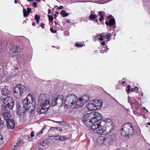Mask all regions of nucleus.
Returning <instances> with one entry per match:
<instances>
[{
  "label": "nucleus",
  "mask_w": 150,
  "mask_h": 150,
  "mask_svg": "<svg viewBox=\"0 0 150 150\" xmlns=\"http://www.w3.org/2000/svg\"><path fill=\"white\" fill-rule=\"evenodd\" d=\"M6 87V86L5 88H2L1 91V94L4 96H6L9 93V91Z\"/></svg>",
  "instance_id": "15"
},
{
  "label": "nucleus",
  "mask_w": 150,
  "mask_h": 150,
  "mask_svg": "<svg viewBox=\"0 0 150 150\" xmlns=\"http://www.w3.org/2000/svg\"><path fill=\"white\" fill-rule=\"evenodd\" d=\"M83 99L80 98L79 100L77 99L76 101H75V103L74 104V107L76 108H79L83 105L84 103L82 101Z\"/></svg>",
  "instance_id": "12"
},
{
  "label": "nucleus",
  "mask_w": 150,
  "mask_h": 150,
  "mask_svg": "<svg viewBox=\"0 0 150 150\" xmlns=\"http://www.w3.org/2000/svg\"><path fill=\"white\" fill-rule=\"evenodd\" d=\"M7 127L8 128L12 129H13L15 126L14 121L13 119H9V120L6 121Z\"/></svg>",
  "instance_id": "9"
},
{
  "label": "nucleus",
  "mask_w": 150,
  "mask_h": 150,
  "mask_svg": "<svg viewBox=\"0 0 150 150\" xmlns=\"http://www.w3.org/2000/svg\"><path fill=\"white\" fill-rule=\"evenodd\" d=\"M31 137H34V133L33 132H32L31 133Z\"/></svg>",
  "instance_id": "50"
},
{
  "label": "nucleus",
  "mask_w": 150,
  "mask_h": 150,
  "mask_svg": "<svg viewBox=\"0 0 150 150\" xmlns=\"http://www.w3.org/2000/svg\"><path fill=\"white\" fill-rule=\"evenodd\" d=\"M48 110L45 108L43 107H41L40 110L39 112L40 114L46 113Z\"/></svg>",
  "instance_id": "18"
},
{
  "label": "nucleus",
  "mask_w": 150,
  "mask_h": 150,
  "mask_svg": "<svg viewBox=\"0 0 150 150\" xmlns=\"http://www.w3.org/2000/svg\"><path fill=\"white\" fill-rule=\"evenodd\" d=\"M10 114L7 112H4L3 115V117L4 119L6 120H9V119H10Z\"/></svg>",
  "instance_id": "17"
},
{
  "label": "nucleus",
  "mask_w": 150,
  "mask_h": 150,
  "mask_svg": "<svg viewBox=\"0 0 150 150\" xmlns=\"http://www.w3.org/2000/svg\"><path fill=\"white\" fill-rule=\"evenodd\" d=\"M115 23V20L114 18L110 19L109 20V22L107 21L105 22L106 25L109 27L113 26Z\"/></svg>",
  "instance_id": "14"
},
{
  "label": "nucleus",
  "mask_w": 150,
  "mask_h": 150,
  "mask_svg": "<svg viewBox=\"0 0 150 150\" xmlns=\"http://www.w3.org/2000/svg\"><path fill=\"white\" fill-rule=\"evenodd\" d=\"M50 137H54V139L55 140H59V138L60 136L59 135H56L55 136H50Z\"/></svg>",
  "instance_id": "28"
},
{
  "label": "nucleus",
  "mask_w": 150,
  "mask_h": 150,
  "mask_svg": "<svg viewBox=\"0 0 150 150\" xmlns=\"http://www.w3.org/2000/svg\"><path fill=\"white\" fill-rule=\"evenodd\" d=\"M89 17L91 20L95 19L97 18V16L96 14H91L89 16Z\"/></svg>",
  "instance_id": "25"
},
{
  "label": "nucleus",
  "mask_w": 150,
  "mask_h": 150,
  "mask_svg": "<svg viewBox=\"0 0 150 150\" xmlns=\"http://www.w3.org/2000/svg\"><path fill=\"white\" fill-rule=\"evenodd\" d=\"M105 42L104 41V42H102V43H101V44L102 45H105Z\"/></svg>",
  "instance_id": "59"
},
{
  "label": "nucleus",
  "mask_w": 150,
  "mask_h": 150,
  "mask_svg": "<svg viewBox=\"0 0 150 150\" xmlns=\"http://www.w3.org/2000/svg\"><path fill=\"white\" fill-rule=\"evenodd\" d=\"M131 90H130V89H127L126 91V92L128 93H129L130 92Z\"/></svg>",
  "instance_id": "56"
},
{
  "label": "nucleus",
  "mask_w": 150,
  "mask_h": 150,
  "mask_svg": "<svg viewBox=\"0 0 150 150\" xmlns=\"http://www.w3.org/2000/svg\"><path fill=\"white\" fill-rule=\"evenodd\" d=\"M106 121L107 123H110L111 124L110 125H112V120L111 119H106Z\"/></svg>",
  "instance_id": "38"
},
{
  "label": "nucleus",
  "mask_w": 150,
  "mask_h": 150,
  "mask_svg": "<svg viewBox=\"0 0 150 150\" xmlns=\"http://www.w3.org/2000/svg\"><path fill=\"white\" fill-rule=\"evenodd\" d=\"M81 121L84 124V115L83 116L82 118L81 119Z\"/></svg>",
  "instance_id": "43"
},
{
  "label": "nucleus",
  "mask_w": 150,
  "mask_h": 150,
  "mask_svg": "<svg viewBox=\"0 0 150 150\" xmlns=\"http://www.w3.org/2000/svg\"><path fill=\"white\" fill-rule=\"evenodd\" d=\"M46 125H45V127L41 130H40L39 132L37 134V135H36V137L38 136L41 134H42L43 131L45 129L46 127Z\"/></svg>",
  "instance_id": "32"
},
{
  "label": "nucleus",
  "mask_w": 150,
  "mask_h": 150,
  "mask_svg": "<svg viewBox=\"0 0 150 150\" xmlns=\"http://www.w3.org/2000/svg\"><path fill=\"white\" fill-rule=\"evenodd\" d=\"M104 51L103 50H102L100 51V53H104Z\"/></svg>",
  "instance_id": "60"
},
{
  "label": "nucleus",
  "mask_w": 150,
  "mask_h": 150,
  "mask_svg": "<svg viewBox=\"0 0 150 150\" xmlns=\"http://www.w3.org/2000/svg\"><path fill=\"white\" fill-rule=\"evenodd\" d=\"M40 26L43 29L44 28L45 26V24L43 23H41L40 24Z\"/></svg>",
  "instance_id": "45"
},
{
  "label": "nucleus",
  "mask_w": 150,
  "mask_h": 150,
  "mask_svg": "<svg viewBox=\"0 0 150 150\" xmlns=\"http://www.w3.org/2000/svg\"><path fill=\"white\" fill-rule=\"evenodd\" d=\"M54 127H51L50 129L49 130V131H54Z\"/></svg>",
  "instance_id": "48"
},
{
  "label": "nucleus",
  "mask_w": 150,
  "mask_h": 150,
  "mask_svg": "<svg viewBox=\"0 0 150 150\" xmlns=\"http://www.w3.org/2000/svg\"><path fill=\"white\" fill-rule=\"evenodd\" d=\"M111 34L110 33H108L107 35H105V37L106 38L108 39V41L109 40V38H110Z\"/></svg>",
  "instance_id": "33"
},
{
  "label": "nucleus",
  "mask_w": 150,
  "mask_h": 150,
  "mask_svg": "<svg viewBox=\"0 0 150 150\" xmlns=\"http://www.w3.org/2000/svg\"><path fill=\"white\" fill-rule=\"evenodd\" d=\"M48 16L49 18V21L51 22L52 21L54 18L53 16L50 15H48Z\"/></svg>",
  "instance_id": "34"
},
{
  "label": "nucleus",
  "mask_w": 150,
  "mask_h": 150,
  "mask_svg": "<svg viewBox=\"0 0 150 150\" xmlns=\"http://www.w3.org/2000/svg\"><path fill=\"white\" fill-rule=\"evenodd\" d=\"M56 98H59L61 100H63H63L64 98V97L63 95H60L57 96Z\"/></svg>",
  "instance_id": "31"
},
{
  "label": "nucleus",
  "mask_w": 150,
  "mask_h": 150,
  "mask_svg": "<svg viewBox=\"0 0 150 150\" xmlns=\"http://www.w3.org/2000/svg\"><path fill=\"white\" fill-rule=\"evenodd\" d=\"M105 13L104 12H103L102 11H100L99 12V14L100 16H103L105 15Z\"/></svg>",
  "instance_id": "36"
},
{
  "label": "nucleus",
  "mask_w": 150,
  "mask_h": 150,
  "mask_svg": "<svg viewBox=\"0 0 150 150\" xmlns=\"http://www.w3.org/2000/svg\"><path fill=\"white\" fill-rule=\"evenodd\" d=\"M23 16L24 17H26L28 16L29 14L26 11V10L25 8L23 9Z\"/></svg>",
  "instance_id": "24"
},
{
  "label": "nucleus",
  "mask_w": 150,
  "mask_h": 150,
  "mask_svg": "<svg viewBox=\"0 0 150 150\" xmlns=\"http://www.w3.org/2000/svg\"><path fill=\"white\" fill-rule=\"evenodd\" d=\"M135 90H136L137 91L138 90V88L137 86H135L134 88H132L131 89V91L132 92H134Z\"/></svg>",
  "instance_id": "37"
},
{
  "label": "nucleus",
  "mask_w": 150,
  "mask_h": 150,
  "mask_svg": "<svg viewBox=\"0 0 150 150\" xmlns=\"http://www.w3.org/2000/svg\"><path fill=\"white\" fill-rule=\"evenodd\" d=\"M46 96L44 94H41L38 97V100L39 103H40L45 100Z\"/></svg>",
  "instance_id": "16"
},
{
  "label": "nucleus",
  "mask_w": 150,
  "mask_h": 150,
  "mask_svg": "<svg viewBox=\"0 0 150 150\" xmlns=\"http://www.w3.org/2000/svg\"><path fill=\"white\" fill-rule=\"evenodd\" d=\"M13 94L17 98L21 96L26 94V88L23 85L21 84H17L13 89Z\"/></svg>",
  "instance_id": "4"
},
{
  "label": "nucleus",
  "mask_w": 150,
  "mask_h": 150,
  "mask_svg": "<svg viewBox=\"0 0 150 150\" xmlns=\"http://www.w3.org/2000/svg\"><path fill=\"white\" fill-rule=\"evenodd\" d=\"M57 102V104H62L63 103V100H61L59 98H56Z\"/></svg>",
  "instance_id": "27"
},
{
  "label": "nucleus",
  "mask_w": 150,
  "mask_h": 150,
  "mask_svg": "<svg viewBox=\"0 0 150 150\" xmlns=\"http://www.w3.org/2000/svg\"><path fill=\"white\" fill-rule=\"evenodd\" d=\"M35 22H33L32 23V25L33 26H35Z\"/></svg>",
  "instance_id": "64"
},
{
  "label": "nucleus",
  "mask_w": 150,
  "mask_h": 150,
  "mask_svg": "<svg viewBox=\"0 0 150 150\" xmlns=\"http://www.w3.org/2000/svg\"><path fill=\"white\" fill-rule=\"evenodd\" d=\"M21 48L18 45L13 46L10 51L11 55L12 56H14L16 53L19 52L21 51Z\"/></svg>",
  "instance_id": "8"
},
{
  "label": "nucleus",
  "mask_w": 150,
  "mask_h": 150,
  "mask_svg": "<svg viewBox=\"0 0 150 150\" xmlns=\"http://www.w3.org/2000/svg\"><path fill=\"white\" fill-rule=\"evenodd\" d=\"M57 101L56 98H53L52 100L51 105L52 106H55L57 104Z\"/></svg>",
  "instance_id": "22"
},
{
  "label": "nucleus",
  "mask_w": 150,
  "mask_h": 150,
  "mask_svg": "<svg viewBox=\"0 0 150 150\" xmlns=\"http://www.w3.org/2000/svg\"><path fill=\"white\" fill-rule=\"evenodd\" d=\"M36 22L38 23H39V22L40 21V20H36Z\"/></svg>",
  "instance_id": "63"
},
{
  "label": "nucleus",
  "mask_w": 150,
  "mask_h": 150,
  "mask_svg": "<svg viewBox=\"0 0 150 150\" xmlns=\"http://www.w3.org/2000/svg\"><path fill=\"white\" fill-rule=\"evenodd\" d=\"M100 37L102 38H104L105 36V33H103L100 34Z\"/></svg>",
  "instance_id": "44"
},
{
  "label": "nucleus",
  "mask_w": 150,
  "mask_h": 150,
  "mask_svg": "<svg viewBox=\"0 0 150 150\" xmlns=\"http://www.w3.org/2000/svg\"><path fill=\"white\" fill-rule=\"evenodd\" d=\"M25 113V111H21V112L20 111L18 112V113H16V114L18 116L23 117H24V115Z\"/></svg>",
  "instance_id": "26"
},
{
  "label": "nucleus",
  "mask_w": 150,
  "mask_h": 150,
  "mask_svg": "<svg viewBox=\"0 0 150 150\" xmlns=\"http://www.w3.org/2000/svg\"><path fill=\"white\" fill-rule=\"evenodd\" d=\"M40 106L41 107H43L45 108L48 110L50 107V102L49 100H45L43 102L40 103Z\"/></svg>",
  "instance_id": "11"
},
{
  "label": "nucleus",
  "mask_w": 150,
  "mask_h": 150,
  "mask_svg": "<svg viewBox=\"0 0 150 150\" xmlns=\"http://www.w3.org/2000/svg\"><path fill=\"white\" fill-rule=\"evenodd\" d=\"M97 140V143L98 145L104 144L108 146L112 142L113 139L111 136L107 135L105 137L102 136L99 137Z\"/></svg>",
  "instance_id": "5"
},
{
  "label": "nucleus",
  "mask_w": 150,
  "mask_h": 150,
  "mask_svg": "<svg viewBox=\"0 0 150 150\" xmlns=\"http://www.w3.org/2000/svg\"><path fill=\"white\" fill-rule=\"evenodd\" d=\"M50 30L52 33H57V31L56 30H54L52 28H51L50 29Z\"/></svg>",
  "instance_id": "41"
},
{
  "label": "nucleus",
  "mask_w": 150,
  "mask_h": 150,
  "mask_svg": "<svg viewBox=\"0 0 150 150\" xmlns=\"http://www.w3.org/2000/svg\"><path fill=\"white\" fill-rule=\"evenodd\" d=\"M23 144V143L20 140H18L17 141V142L16 143V147H19L20 146H22Z\"/></svg>",
  "instance_id": "23"
},
{
  "label": "nucleus",
  "mask_w": 150,
  "mask_h": 150,
  "mask_svg": "<svg viewBox=\"0 0 150 150\" xmlns=\"http://www.w3.org/2000/svg\"><path fill=\"white\" fill-rule=\"evenodd\" d=\"M32 4L33 5V6L35 8H36L38 7L37 4L36 2L33 3Z\"/></svg>",
  "instance_id": "40"
},
{
  "label": "nucleus",
  "mask_w": 150,
  "mask_h": 150,
  "mask_svg": "<svg viewBox=\"0 0 150 150\" xmlns=\"http://www.w3.org/2000/svg\"><path fill=\"white\" fill-rule=\"evenodd\" d=\"M99 39L101 41H103L104 39V38H103L100 37V38H99Z\"/></svg>",
  "instance_id": "53"
},
{
  "label": "nucleus",
  "mask_w": 150,
  "mask_h": 150,
  "mask_svg": "<svg viewBox=\"0 0 150 150\" xmlns=\"http://www.w3.org/2000/svg\"><path fill=\"white\" fill-rule=\"evenodd\" d=\"M68 138L65 136H60L59 138V140L61 141H63L67 140Z\"/></svg>",
  "instance_id": "19"
},
{
  "label": "nucleus",
  "mask_w": 150,
  "mask_h": 150,
  "mask_svg": "<svg viewBox=\"0 0 150 150\" xmlns=\"http://www.w3.org/2000/svg\"><path fill=\"white\" fill-rule=\"evenodd\" d=\"M63 6H60L58 8V9H62L63 8Z\"/></svg>",
  "instance_id": "54"
},
{
  "label": "nucleus",
  "mask_w": 150,
  "mask_h": 150,
  "mask_svg": "<svg viewBox=\"0 0 150 150\" xmlns=\"http://www.w3.org/2000/svg\"><path fill=\"white\" fill-rule=\"evenodd\" d=\"M93 102V100L91 101L86 105V107L88 110L90 111L96 110L94 104Z\"/></svg>",
  "instance_id": "13"
},
{
  "label": "nucleus",
  "mask_w": 150,
  "mask_h": 150,
  "mask_svg": "<svg viewBox=\"0 0 150 150\" xmlns=\"http://www.w3.org/2000/svg\"><path fill=\"white\" fill-rule=\"evenodd\" d=\"M112 98L117 103H119V102L117 101L113 97H112Z\"/></svg>",
  "instance_id": "58"
},
{
  "label": "nucleus",
  "mask_w": 150,
  "mask_h": 150,
  "mask_svg": "<svg viewBox=\"0 0 150 150\" xmlns=\"http://www.w3.org/2000/svg\"><path fill=\"white\" fill-rule=\"evenodd\" d=\"M51 13V11L50 9H49L48 10V14H49Z\"/></svg>",
  "instance_id": "57"
},
{
  "label": "nucleus",
  "mask_w": 150,
  "mask_h": 150,
  "mask_svg": "<svg viewBox=\"0 0 150 150\" xmlns=\"http://www.w3.org/2000/svg\"><path fill=\"white\" fill-rule=\"evenodd\" d=\"M3 143V138L1 135H0V145Z\"/></svg>",
  "instance_id": "35"
},
{
  "label": "nucleus",
  "mask_w": 150,
  "mask_h": 150,
  "mask_svg": "<svg viewBox=\"0 0 150 150\" xmlns=\"http://www.w3.org/2000/svg\"><path fill=\"white\" fill-rule=\"evenodd\" d=\"M75 45L76 47H82L83 46V44L82 43H76Z\"/></svg>",
  "instance_id": "29"
},
{
  "label": "nucleus",
  "mask_w": 150,
  "mask_h": 150,
  "mask_svg": "<svg viewBox=\"0 0 150 150\" xmlns=\"http://www.w3.org/2000/svg\"><path fill=\"white\" fill-rule=\"evenodd\" d=\"M54 18L55 19H56V17H57V16L56 14H54Z\"/></svg>",
  "instance_id": "62"
},
{
  "label": "nucleus",
  "mask_w": 150,
  "mask_h": 150,
  "mask_svg": "<svg viewBox=\"0 0 150 150\" xmlns=\"http://www.w3.org/2000/svg\"><path fill=\"white\" fill-rule=\"evenodd\" d=\"M104 19L103 16H100V18L99 19V21L100 22H101Z\"/></svg>",
  "instance_id": "46"
},
{
  "label": "nucleus",
  "mask_w": 150,
  "mask_h": 150,
  "mask_svg": "<svg viewBox=\"0 0 150 150\" xmlns=\"http://www.w3.org/2000/svg\"><path fill=\"white\" fill-rule=\"evenodd\" d=\"M52 121L55 122L57 123H62V121H54V120H52Z\"/></svg>",
  "instance_id": "51"
},
{
  "label": "nucleus",
  "mask_w": 150,
  "mask_h": 150,
  "mask_svg": "<svg viewBox=\"0 0 150 150\" xmlns=\"http://www.w3.org/2000/svg\"><path fill=\"white\" fill-rule=\"evenodd\" d=\"M130 85H128L127 86V88H128V89H130Z\"/></svg>",
  "instance_id": "61"
},
{
  "label": "nucleus",
  "mask_w": 150,
  "mask_h": 150,
  "mask_svg": "<svg viewBox=\"0 0 150 150\" xmlns=\"http://www.w3.org/2000/svg\"><path fill=\"white\" fill-rule=\"evenodd\" d=\"M121 134L124 137L131 138L133 134V128L132 125L129 122L125 123L121 128Z\"/></svg>",
  "instance_id": "3"
},
{
  "label": "nucleus",
  "mask_w": 150,
  "mask_h": 150,
  "mask_svg": "<svg viewBox=\"0 0 150 150\" xmlns=\"http://www.w3.org/2000/svg\"><path fill=\"white\" fill-rule=\"evenodd\" d=\"M60 13L63 17L67 16L68 15V13H66L65 11L64 10H62Z\"/></svg>",
  "instance_id": "20"
},
{
  "label": "nucleus",
  "mask_w": 150,
  "mask_h": 150,
  "mask_svg": "<svg viewBox=\"0 0 150 150\" xmlns=\"http://www.w3.org/2000/svg\"><path fill=\"white\" fill-rule=\"evenodd\" d=\"M93 101L96 110L100 109L102 105L101 101L96 100H93Z\"/></svg>",
  "instance_id": "10"
},
{
  "label": "nucleus",
  "mask_w": 150,
  "mask_h": 150,
  "mask_svg": "<svg viewBox=\"0 0 150 150\" xmlns=\"http://www.w3.org/2000/svg\"><path fill=\"white\" fill-rule=\"evenodd\" d=\"M23 108L25 111L28 110L32 112L35 109V100L31 95H28L27 97L22 101Z\"/></svg>",
  "instance_id": "2"
},
{
  "label": "nucleus",
  "mask_w": 150,
  "mask_h": 150,
  "mask_svg": "<svg viewBox=\"0 0 150 150\" xmlns=\"http://www.w3.org/2000/svg\"><path fill=\"white\" fill-rule=\"evenodd\" d=\"M18 147H16V144L13 145V149H15L16 148H17Z\"/></svg>",
  "instance_id": "55"
},
{
  "label": "nucleus",
  "mask_w": 150,
  "mask_h": 150,
  "mask_svg": "<svg viewBox=\"0 0 150 150\" xmlns=\"http://www.w3.org/2000/svg\"><path fill=\"white\" fill-rule=\"evenodd\" d=\"M31 150H32V149H31ZM36 150H44V149L41 147H39L38 148H36Z\"/></svg>",
  "instance_id": "47"
},
{
  "label": "nucleus",
  "mask_w": 150,
  "mask_h": 150,
  "mask_svg": "<svg viewBox=\"0 0 150 150\" xmlns=\"http://www.w3.org/2000/svg\"><path fill=\"white\" fill-rule=\"evenodd\" d=\"M27 12L29 13L31 12V9L30 8H27Z\"/></svg>",
  "instance_id": "42"
},
{
  "label": "nucleus",
  "mask_w": 150,
  "mask_h": 150,
  "mask_svg": "<svg viewBox=\"0 0 150 150\" xmlns=\"http://www.w3.org/2000/svg\"><path fill=\"white\" fill-rule=\"evenodd\" d=\"M16 113H18V112H19L21 110V106L19 104H17L16 106Z\"/></svg>",
  "instance_id": "21"
},
{
  "label": "nucleus",
  "mask_w": 150,
  "mask_h": 150,
  "mask_svg": "<svg viewBox=\"0 0 150 150\" xmlns=\"http://www.w3.org/2000/svg\"><path fill=\"white\" fill-rule=\"evenodd\" d=\"M90 99V96L89 95H85V102L88 101Z\"/></svg>",
  "instance_id": "30"
},
{
  "label": "nucleus",
  "mask_w": 150,
  "mask_h": 150,
  "mask_svg": "<svg viewBox=\"0 0 150 150\" xmlns=\"http://www.w3.org/2000/svg\"><path fill=\"white\" fill-rule=\"evenodd\" d=\"M77 97L73 94L68 95L65 98L64 100V104L66 106L67 105L68 108H71L75 104V101L77 100Z\"/></svg>",
  "instance_id": "6"
},
{
  "label": "nucleus",
  "mask_w": 150,
  "mask_h": 150,
  "mask_svg": "<svg viewBox=\"0 0 150 150\" xmlns=\"http://www.w3.org/2000/svg\"><path fill=\"white\" fill-rule=\"evenodd\" d=\"M12 98L8 96L3 99L4 104L2 105V108L4 110L8 108L10 109H12L14 106Z\"/></svg>",
  "instance_id": "7"
},
{
  "label": "nucleus",
  "mask_w": 150,
  "mask_h": 150,
  "mask_svg": "<svg viewBox=\"0 0 150 150\" xmlns=\"http://www.w3.org/2000/svg\"><path fill=\"white\" fill-rule=\"evenodd\" d=\"M32 139L33 138L31 137H28V140L29 141H32Z\"/></svg>",
  "instance_id": "52"
},
{
  "label": "nucleus",
  "mask_w": 150,
  "mask_h": 150,
  "mask_svg": "<svg viewBox=\"0 0 150 150\" xmlns=\"http://www.w3.org/2000/svg\"><path fill=\"white\" fill-rule=\"evenodd\" d=\"M102 118L100 113H86L85 114V125L90 127L91 129L95 133L100 135L105 134L107 132L105 128L102 125L104 122L100 121Z\"/></svg>",
  "instance_id": "1"
},
{
  "label": "nucleus",
  "mask_w": 150,
  "mask_h": 150,
  "mask_svg": "<svg viewBox=\"0 0 150 150\" xmlns=\"http://www.w3.org/2000/svg\"><path fill=\"white\" fill-rule=\"evenodd\" d=\"M57 130L58 131H62V128L60 127H58Z\"/></svg>",
  "instance_id": "49"
},
{
  "label": "nucleus",
  "mask_w": 150,
  "mask_h": 150,
  "mask_svg": "<svg viewBox=\"0 0 150 150\" xmlns=\"http://www.w3.org/2000/svg\"><path fill=\"white\" fill-rule=\"evenodd\" d=\"M35 20H39L40 18V15H38L37 14H36L35 15Z\"/></svg>",
  "instance_id": "39"
}]
</instances>
